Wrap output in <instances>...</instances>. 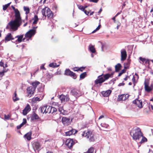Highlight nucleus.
<instances>
[{"label": "nucleus", "instance_id": "obj_47", "mask_svg": "<svg viewBox=\"0 0 153 153\" xmlns=\"http://www.w3.org/2000/svg\"><path fill=\"white\" fill-rule=\"evenodd\" d=\"M89 140L90 141H94V135L93 134H92L91 135V136L89 137Z\"/></svg>", "mask_w": 153, "mask_h": 153}, {"label": "nucleus", "instance_id": "obj_34", "mask_svg": "<svg viewBox=\"0 0 153 153\" xmlns=\"http://www.w3.org/2000/svg\"><path fill=\"white\" fill-rule=\"evenodd\" d=\"M47 108V107H46V105H45L42 107H40L39 109H40V112L41 113H43V114L45 113H44L43 112L45 111V110Z\"/></svg>", "mask_w": 153, "mask_h": 153}, {"label": "nucleus", "instance_id": "obj_30", "mask_svg": "<svg viewBox=\"0 0 153 153\" xmlns=\"http://www.w3.org/2000/svg\"><path fill=\"white\" fill-rule=\"evenodd\" d=\"M46 107H47V108L45 110V111H44L43 112L45 113V114H46L48 113H51V112H50L51 108H50L49 107H51V106L46 105Z\"/></svg>", "mask_w": 153, "mask_h": 153}, {"label": "nucleus", "instance_id": "obj_42", "mask_svg": "<svg viewBox=\"0 0 153 153\" xmlns=\"http://www.w3.org/2000/svg\"><path fill=\"white\" fill-rule=\"evenodd\" d=\"M139 59L141 62H139L140 63L142 64H143L144 62H145L146 61V59L145 58H143L141 57H140L139 58Z\"/></svg>", "mask_w": 153, "mask_h": 153}, {"label": "nucleus", "instance_id": "obj_32", "mask_svg": "<svg viewBox=\"0 0 153 153\" xmlns=\"http://www.w3.org/2000/svg\"><path fill=\"white\" fill-rule=\"evenodd\" d=\"M17 94L15 91L14 93V96H13V99L14 102H16L19 100V98L17 97Z\"/></svg>", "mask_w": 153, "mask_h": 153}, {"label": "nucleus", "instance_id": "obj_48", "mask_svg": "<svg viewBox=\"0 0 153 153\" xmlns=\"http://www.w3.org/2000/svg\"><path fill=\"white\" fill-rule=\"evenodd\" d=\"M4 118L5 119L8 120L10 118V116L9 115H6V114H4Z\"/></svg>", "mask_w": 153, "mask_h": 153}, {"label": "nucleus", "instance_id": "obj_51", "mask_svg": "<svg viewBox=\"0 0 153 153\" xmlns=\"http://www.w3.org/2000/svg\"><path fill=\"white\" fill-rule=\"evenodd\" d=\"M23 124L21 123L18 126H17V129H20L23 126Z\"/></svg>", "mask_w": 153, "mask_h": 153}, {"label": "nucleus", "instance_id": "obj_5", "mask_svg": "<svg viewBox=\"0 0 153 153\" xmlns=\"http://www.w3.org/2000/svg\"><path fill=\"white\" fill-rule=\"evenodd\" d=\"M77 142L76 140H73V139H67L65 142V143L69 149H71L72 146Z\"/></svg>", "mask_w": 153, "mask_h": 153}, {"label": "nucleus", "instance_id": "obj_43", "mask_svg": "<svg viewBox=\"0 0 153 153\" xmlns=\"http://www.w3.org/2000/svg\"><path fill=\"white\" fill-rule=\"evenodd\" d=\"M77 5L79 9L81 10L82 11L84 10L85 9L84 6L80 4H77Z\"/></svg>", "mask_w": 153, "mask_h": 153}, {"label": "nucleus", "instance_id": "obj_33", "mask_svg": "<svg viewBox=\"0 0 153 153\" xmlns=\"http://www.w3.org/2000/svg\"><path fill=\"white\" fill-rule=\"evenodd\" d=\"M87 75L86 72H84L81 74L80 75V79H83Z\"/></svg>", "mask_w": 153, "mask_h": 153}, {"label": "nucleus", "instance_id": "obj_46", "mask_svg": "<svg viewBox=\"0 0 153 153\" xmlns=\"http://www.w3.org/2000/svg\"><path fill=\"white\" fill-rule=\"evenodd\" d=\"M38 91L39 92H42L44 91V88L42 86H41L38 88Z\"/></svg>", "mask_w": 153, "mask_h": 153}, {"label": "nucleus", "instance_id": "obj_23", "mask_svg": "<svg viewBox=\"0 0 153 153\" xmlns=\"http://www.w3.org/2000/svg\"><path fill=\"white\" fill-rule=\"evenodd\" d=\"M40 83V82L38 81H36L34 82H32L31 85L33 87V90L35 91L37 85Z\"/></svg>", "mask_w": 153, "mask_h": 153}, {"label": "nucleus", "instance_id": "obj_20", "mask_svg": "<svg viewBox=\"0 0 153 153\" xmlns=\"http://www.w3.org/2000/svg\"><path fill=\"white\" fill-rule=\"evenodd\" d=\"M16 24V23H13V24L12 25V27H13V28H11V26L9 25V23L8 24L7 26H6V29H10V30H13V31H16L17 30V29H16L15 28V25Z\"/></svg>", "mask_w": 153, "mask_h": 153}, {"label": "nucleus", "instance_id": "obj_24", "mask_svg": "<svg viewBox=\"0 0 153 153\" xmlns=\"http://www.w3.org/2000/svg\"><path fill=\"white\" fill-rule=\"evenodd\" d=\"M85 67H82L79 68L78 67H75L74 68H73V70L74 71H82V70L81 69H84L85 68Z\"/></svg>", "mask_w": 153, "mask_h": 153}, {"label": "nucleus", "instance_id": "obj_41", "mask_svg": "<svg viewBox=\"0 0 153 153\" xmlns=\"http://www.w3.org/2000/svg\"><path fill=\"white\" fill-rule=\"evenodd\" d=\"M70 73H71V74L70 76L72 77L74 79H76L77 77V75L75 74V73L73 72L72 71V72Z\"/></svg>", "mask_w": 153, "mask_h": 153}, {"label": "nucleus", "instance_id": "obj_28", "mask_svg": "<svg viewBox=\"0 0 153 153\" xmlns=\"http://www.w3.org/2000/svg\"><path fill=\"white\" fill-rule=\"evenodd\" d=\"M124 97V94H122L119 95L117 98V100L119 101L125 100H126L125 98H123Z\"/></svg>", "mask_w": 153, "mask_h": 153}, {"label": "nucleus", "instance_id": "obj_31", "mask_svg": "<svg viewBox=\"0 0 153 153\" xmlns=\"http://www.w3.org/2000/svg\"><path fill=\"white\" fill-rule=\"evenodd\" d=\"M49 107L50 108H51V109L50 111V112L51 113H53L56 112L57 111V109L55 107H53L52 106H51V107Z\"/></svg>", "mask_w": 153, "mask_h": 153}, {"label": "nucleus", "instance_id": "obj_61", "mask_svg": "<svg viewBox=\"0 0 153 153\" xmlns=\"http://www.w3.org/2000/svg\"><path fill=\"white\" fill-rule=\"evenodd\" d=\"M121 25V24L120 22H118V24H117V26L116 28L118 30L119 28V27Z\"/></svg>", "mask_w": 153, "mask_h": 153}, {"label": "nucleus", "instance_id": "obj_59", "mask_svg": "<svg viewBox=\"0 0 153 153\" xmlns=\"http://www.w3.org/2000/svg\"><path fill=\"white\" fill-rule=\"evenodd\" d=\"M99 0H89L90 2H93L94 3H97Z\"/></svg>", "mask_w": 153, "mask_h": 153}, {"label": "nucleus", "instance_id": "obj_50", "mask_svg": "<svg viewBox=\"0 0 153 153\" xmlns=\"http://www.w3.org/2000/svg\"><path fill=\"white\" fill-rule=\"evenodd\" d=\"M82 11L84 12V13L87 15H88V14L89 13V12L91 11V10H90L89 11H87L85 9L84 10H83Z\"/></svg>", "mask_w": 153, "mask_h": 153}, {"label": "nucleus", "instance_id": "obj_6", "mask_svg": "<svg viewBox=\"0 0 153 153\" xmlns=\"http://www.w3.org/2000/svg\"><path fill=\"white\" fill-rule=\"evenodd\" d=\"M36 33V30L31 29L27 32L25 35V37L27 38H31Z\"/></svg>", "mask_w": 153, "mask_h": 153}, {"label": "nucleus", "instance_id": "obj_56", "mask_svg": "<svg viewBox=\"0 0 153 153\" xmlns=\"http://www.w3.org/2000/svg\"><path fill=\"white\" fill-rule=\"evenodd\" d=\"M135 77L134 76H133V77L132 79V82H133L134 84V86H133V88H134V86L135 85L134 83L135 82Z\"/></svg>", "mask_w": 153, "mask_h": 153}, {"label": "nucleus", "instance_id": "obj_44", "mask_svg": "<svg viewBox=\"0 0 153 153\" xmlns=\"http://www.w3.org/2000/svg\"><path fill=\"white\" fill-rule=\"evenodd\" d=\"M126 71L125 69H123L121 71L119 74L118 76H120L123 74Z\"/></svg>", "mask_w": 153, "mask_h": 153}, {"label": "nucleus", "instance_id": "obj_37", "mask_svg": "<svg viewBox=\"0 0 153 153\" xmlns=\"http://www.w3.org/2000/svg\"><path fill=\"white\" fill-rule=\"evenodd\" d=\"M49 66L50 67L53 68L57 67L59 66V65H57L56 63H51L49 64Z\"/></svg>", "mask_w": 153, "mask_h": 153}, {"label": "nucleus", "instance_id": "obj_58", "mask_svg": "<svg viewBox=\"0 0 153 153\" xmlns=\"http://www.w3.org/2000/svg\"><path fill=\"white\" fill-rule=\"evenodd\" d=\"M7 7L6 6V5H4L3 6V10H5L7 9Z\"/></svg>", "mask_w": 153, "mask_h": 153}, {"label": "nucleus", "instance_id": "obj_7", "mask_svg": "<svg viewBox=\"0 0 153 153\" xmlns=\"http://www.w3.org/2000/svg\"><path fill=\"white\" fill-rule=\"evenodd\" d=\"M139 98V96H138V98L134 100L133 101V104H136L138 107L140 108L143 107L142 102L141 100H138Z\"/></svg>", "mask_w": 153, "mask_h": 153}, {"label": "nucleus", "instance_id": "obj_21", "mask_svg": "<svg viewBox=\"0 0 153 153\" xmlns=\"http://www.w3.org/2000/svg\"><path fill=\"white\" fill-rule=\"evenodd\" d=\"M122 67L120 63H118L115 66V71L117 72H119Z\"/></svg>", "mask_w": 153, "mask_h": 153}, {"label": "nucleus", "instance_id": "obj_49", "mask_svg": "<svg viewBox=\"0 0 153 153\" xmlns=\"http://www.w3.org/2000/svg\"><path fill=\"white\" fill-rule=\"evenodd\" d=\"M6 71H7L4 70L0 72V76L1 77L2 76H3L4 75V73Z\"/></svg>", "mask_w": 153, "mask_h": 153}, {"label": "nucleus", "instance_id": "obj_54", "mask_svg": "<svg viewBox=\"0 0 153 153\" xmlns=\"http://www.w3.org/2000/svg\"><path fill=\"white\" fill-rule=\"evenodd\" d=\"M4 63L2 62L1 61L0 62V66L1 67H3L4 69L5 68L4 66Z\"/></svg>", "mask_w": 153, "mask_h": 153}, {"label": "nucleus", "instance_id": "obj_17", "mask_svg": "<svg viewBox=\"0 0 153 153\" xmlns=\"http://www.w3.org/2000/svg\"><path fill=\"white\" fill-rule=\"evenodd\" d=\"M92 134H93L91 131H88L87 132H86L85 131L83 132L82 135V136H84L85 137H87L88 138H89V137Z\"/></svg>", "mask_w": 153, "mask_h": 153}, {"label": "nucleus", "instance_id": "obj_1", "mask_svg": "<svg viewBox=\"0 0 153 153\" xmlns=\"http://www.w3.org/2000/svg\"><path fill=\"white\" fill-rule=\"evenodd\" d=\"M15 19L14 20L11 21L9 23V25H10L13 28L12 26L15 23L16 24L15 25V27L16 29H18V28L22 24V19L20 16V12L18 9L14 12Z\"/></svg>", "mask_w": 153, "mask_h": 153}, {"label": "nucleus", "instance_id": "obj_12", "mask_svg": "<svg viewBox=\"0 0 153 153\" xmlns=\"http://www.w3.org/2000/svg\"><path fill=\"white\" fill-rule=\"evenodd\" d=\"M34 91L32 86H29L27 88V93L28 94V96H31V94H33L34 93Z\"/></svg>", "mask_w": 153, "mask_h": 153}, {"label": "nucleus", "instance_id": "obj_8", "mask_svg": "<svg viewBox=\"0 0 153 153\" xmlns=\"http://www.w3.org/2000/svg\"><path fill=\"white\" fill-rule=\"evenodd\" d=\"M145 89L146 91L147 92H149L153 89V86L152 85L150 86H149V82L146 81L144 82Z\"/></svg>", "mask_w": 153, "mask_h": 153}, {"label": "nucleus", "instance_id": "obj_35", "mask_svg": "<svg viewBox=\"0 0 153 153\" xmlns=\"http://www.w3.org/2000/svg\"><path fill=\"white\" fill-rule=\"evenodd\" d=\"M24 10L25 11V14H27L30 13V9L28 7H24Z\"/></svg>", "mask_w": 153, "mask_h": 153}, {"label": "nucleus", "instance_id": "obj_9", "mask_svg": "<svg viewBox=\"0 0 153 153\" xmlns=\"http://www.w3.org/2000/svg\"><path fill=\"white\" fill-rule=\"evenodd\" d=\"M33 146L35 152H36V150H37L39 152L40 150V148L41 146L39 143L36 142H34L33 143Z\"/></svg>", "mask_w": 153, "mask_h": 153}, {"label": "nucleus", "instance_id": "obj_64", "mask_svg": "<svg viewBox=\"0 0 153 153\" xmlns=\"http://www.w3.org/2000/svg\"><path fill=\"white\" fill-rule=\"evenodd\" d=\"M11 7H12V8L13 9V10L14 11V12L16 11V10L17 9H16L15 7L14 6H13V5H12L11 6Z\"/></svg>", "mask_w": 153, "mask_h": 153}, {"label": "nucleus", "instance_id": "obj_16", "mask_svg": "<svg viewBox=\"0 0 153 153\" xmlns=\"http://www.w3.org/2000/svg\"><path fill=\"white\" fill-rule=\"evenodd\" d=\"M34 20L33 22V25L36 24L39 20L38 16L37 15H35L34 17L31 20H30L29 21V23H30L32 21Z\"/></svg>", "mask_w": 153, "mask_h": 153}, {"label": "nucleus", "instance_id": "obj_13", "mask_svg": "<svg viewBox=\"0 0 153 153\" xmlns=\"http://www.w3.org/2000/svg\"><path fill=\"white\" fill-rule=\"evenodd\" d=\"M70 119L66 117H62V122L64 125H68L70 123Z\"/></svg>", "mask_w": 153, "mask_h": 153}, {"label": "nucleus", "instance_id": "obj_18", "mask_svg": "<svg viewBox=\"0 0 153 153\" xmlns=\"http://www.w3.org/2000/svg\"><path fill=\"white\" fill-rule=\"evenodd\" d=\"M14 38H13L11 33H8L5 37V40L6 41H9L10 40H13Z\"/></svg>", "mask_w": 153, "mask_h": 153}, {"label": "nucleus", "instance_id": "obj_10", "mask_svg": "<svg viewBox=\"0 0 153 153\" xmlns=\"http://www.w3.org/2000/svg\"><path fill=\"white\" fill-rule=\"evenodd\" d=\"M121 60L124 61L126 58L127 55L126 51L125 49L122 50L121 52Z\"/></svg>", "mask_w": 153, "mask_h": 153}, {"label": "nucleus", "instance_id": "obj_52", "mask_svg": "<svg viewBox=\"0 0 153 153\" xmlns=\"http://www.w3.org/2000/svg\"><path fill=\"white\" fill-rule=\"evenodd\" d=\"M27 123V120L26 119L24 118L23 119V122L22 123V124H23V125H24L25 124Z\"/></svg>", "mask_w": 153, "mask_h": 153}, {"label": "nucleus", "instance_id": "obj_19", "mask_svg": "<svg viewBox=\"0 0 153 153\" xmlns=\"http://www.w3.org/2000/svg\"><path fill=\"white\" fill-rule=\"evenodd\" d=\"M111 91L110 90H108L106 91H103L102 92V94L103 97H107L108 96L111 94Z\"/></svg>", "mask_w": 153, "mask_h": 153}, {"label": "nucleus", "instance_id": "obj_40", "mask_svg": "<svg viewBox=\"0 0 153 153\" xmlns=\"http://www.w3.org/2000/svg\"><path fill=\"white\" fill-rule=\"evenodd\" d=\"M94 149L93 147H91L89 149L88 151L84 153H93Z\"/></svg>", "mask_w": 153, "mask_h": 153}, {"label": "nucleus", "instance_id": "obj_11", "mask_svg": "<svg viewBox=\"0 0 153 153\" xmlns=\"http://www.w3.org/2000/svg\"><path fill=\"white\" fill-rule=\"evenodd\" d=\"M31 110L30 106L29 104H27L23 110L22 113L23 115H26L28 112Z\"/></svg>", "mask_w": 153, "mask_h": 153}, {"label": "nucleus", "instance_id": "obj_22", "mask_svg": "<svg viewBox=\"0 0 153 153\" xmlns=\"http://www.w3.org/2000/svg\"><path fill=\"white\" fill-rule=\"evenodd\" d=\"M32 133L31 132H29L26 134L24 136V137L27 139V140H30L31 139V135Z\"/></svg>", "mask_w": 153, "mask_h": 153}, {"label": "nucleus", "instance_id": "obj_27", "mask_svg": "<svg viewBox=\"0 0 153 153\" xmlns=\"http://www.w3.org/2000/svg\"><path fill=\"white\" fill-rule=\"evenodd\" d=\"M89 50L92 53H94L96 52L94 47L91 45H90L89 46Z\"/></svg>", "mask_w": 153, "mask_h": 153}, {"label": "nucleus", "instance_id": "obj_38", "mask_svg": "<svg viewBox=\"0 0 153 153\" xmlns=\"http://www.w3.org/2000/svg\"><path fill=\"white\" fill-rule=\"evenodd\" d=\"M74 131V130H69V131L65 132V135L66 136H70L72 134H73V132L72 131Z\"/></svg>", "mask_w": 153, "mask_h": 153}, {"label": "nucleus", "instance_id": "obj_25", "mask_svg": "<svg viewBox=\"0 0 153 153\" xmlns=\"http://www.w3.org/2000/svg\"><path fill=\"white\" fill-rule=\"evenodd\" d=\"M23 35H18L16 36L15 38H17L18 39L16 40V41H18L19 43L21 42L22 41V39H23Z\"/></svg>", "mask_w": 153, "mask_h": 153}, {"label": "nucleus", "instance_id": "obj_15", "mask_svg": "<svg viewBox=\"0 0 153 153\" xmlns=\"http://www.w3.org/2000/svg\"><path fill=\"white\" fill-rule=\"evenodd\" d=\"M78 91L76 89H73L71 90L70 93L72 95L76 97V98L79 97V94L78 92Z\"/></svg>", "mask_w": 153, "mask_h": 153}, {"label": "nucleus", "instance_id": "obj_63", "mask_svg": "<svg viewBox=\"0 0 153 153\" xmlns=\"http://www.w3.org/2000/svg\"><path fill=\"white\" fill-rule=\"evenodd\" d=\"M145 63L146 64H149V60L148 59H146V61H145Z\"/></svg>", "mask_w": 153, "mask_h": 153}, {"label": "nucleus", "instance_id": "obj_39", "mask_svg": "<svg viewBox=\"0 0 153 153\" xmlns=\"http://www.w3.org/2000/svg\"><path fill=\"white\" fill-rule=\"evenodd\" d=\"M115 73L114 71H113L112 72L111 74H109V73H107L105 74V75H107V76L108 77V79L109 78L111 77L112 78L113 77V75Z\"/></svg>", "mask_w": 153, "mask_h": 153}, {"label": "nucleus", "instance_id": "obj_14", "mask_svg": "<svg viewBox=\"0 0 153 153\" xmlns=\"http://www.w3.org/2000/svg\"><path fill=\"white\" fill-rule=\"evenodd\" d=\"M40 119L38 115L34 112L33 111L31 117V121Z\"/></svg>", "mask_w": 153, "mask_h": 153}, {"label": "nucleus", "instance_id": "obj_57", "mask_svg": "<svg viewBox=\"0 0 153 153\" xmlns=\"http://www.w3.org/2000/svg\"><path fill=\"white\" fill-rule=\"evenodd\" d=\"M40 69H44L46 70V69L44 67V65L42 64L41 66H40Z\"/></svg>", "mask_w": 153, "mask_h": 153}, {"label": "nucleus", "instance_id": "obj_60", "mask_svg": "<svg viewBox=\"0 0 153 153\" xmlns=\"http://www.w3.org/2000/svg\"><path fill=\"white\" fill-rule=\"evenodd\" d=\"M100 27H101V25L100 24H99V25L96 28V29L97 30H99L100 29Z\"/></svg>", "mask_w": 153, "mask_h": 153}, {"label": "nucleus", "instance_id": "obj_3", "mask_svg": "<svg viewBox=\"0 0 153 153\" xmlns=\"http://www.w3.org/2000/svg\"><path fill=\"white\" fill-rule=\"evenodd\" d=\"M42 15L45 16V18L47 16L48 19H51L53 17V13L51 10L48 7H45L42 10Z\"/></svg>", "mask_w": 153, "mask_h": 153}, {"label": "nucleus", "instance_id": "obj_4", "mask_svg": "<svg viewBox=\"0 0 153 153\" xmlns=\"http://www.w3.org/2000/svg\"><path fill=\"white\" fill-rule=\"evenodd\" d=\"M107 76V75H105V74H103L98 76L97 77V79L94 81L95 84L97 85L98 84H99V85L101 86L102 83L108 79V77Z\"/></svg>", "mask_w": 153, "mask_h": 153}, {"label": "nucleus", "instance_id": "obj_2", "mask_svg": "<svg viewBox=\"0 0 153 153\" xmlns=\"http://www.w3.org/2000/svg\"><path fill=\"white\" fill-rule=\"evenodd\" d=\"M130 135L132 136L134 140H139L143 136V134L140 129L138 127L132 128L130 132Z\"/></svg>", "mask_w": 153, "mask_h": 153}, {"label": "nucleus", "instance_id": "obj_29", "mask_svg": "<svg viewBox=\"0 0 153 153\" xmlns=\"http://www.w3.org/2000/svg\"><path fill=\"white\" fill-rule=\"evenodd\" d=\"M72 72V71H71L69 69H66L65 71L64 74L65 75L70 76L71 74L70 72Z\"/></svg>", "mask_w": 153, "mask_h": 153}, {"label": "nucleus", "instance_id": "obj_62", "mask_svg": "<svg viewBox=\"0 0 153 153\" xmlns=\"http://www.w3.org/2000/svg\"><path fill=\"white\" fill-rule=\"evenodd\" d=\"M125 85V83H124L123 82L122 83H120L118 85V86H123Z\"/></svg>", "mask_w": 153, "mask_h": 153}, {"label": "nucleus", "instance_id": "obj_36", "mask_svg": "<svg viewBox=\"0 0 153 153\" xmlns=\"http://www.w3.org/2000/svg\"><path fill=\"white\" fill-rule=\"evenodd\" d=\"M142 139H141V141L140 142V143L141 144H142L144 142H146L147 141V139L145 137L143 136H142Z\"/></svg>", "mask_w": 153, "mask_h": 153}, {"label": "nucleus", "instance_id": "obj_55", "mask_svg": "<svg viewBox=\"0 0 153 153\" xmlns=\"http://www.w3.org/2000/svg\"><path fill=\"white\" fill-rule=\"evenodd\" d=\"M74 130V131H73L72 132H73V134H74L76 133L77 132V131L75 129H72L71 130Z\"/></svg>", "mask_w": 153, "mask_h": 153}, {"label": "nucleus", "instance_id": "obj_26", "mask_svg": "<svg viewBox=\"0 0 153 153\" xmlns=\"http://www.w3.org/2000/svg\"><path fill=\"white\" fill-rule=\"evenodd\" d=\"M59 98L62 103H64L66 102V96L62 94L59 96Z\"/></svg>", "mask_w": 153, "mask_h": 153}, {"label": "nucleus", "instance_id": "obj_45", "mask_svg": "<svg viewBox=\"0 0 153 153\" xmlns=\"http://www.w3.org/2000/svg\"><path fill=\"white\" fill-rule=\"evenodd\" d=\"M127 62L126 63H124V65H126V66H128L130 65L131 62V60L129 59H127Z\"/></svg>", "mask_w": 153, "mask_h": 153}, {"label": "nucleus", "instance_id": "obj_53", "mask_svg": "<svg viewBox=\"0 0 153 153\" xmlns=\"http://www.w3.org/2000/svg\"><path fill=\"white\" fill-rule=\"evenodd\" d=\"M27 123V120L26 119L24 118L23 119V122L22 123V124H23V125H24L25 124Z\"/></svg>", "mask_w": 153, "mask_h": 153}]
</instances>
